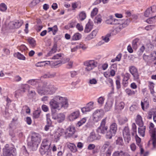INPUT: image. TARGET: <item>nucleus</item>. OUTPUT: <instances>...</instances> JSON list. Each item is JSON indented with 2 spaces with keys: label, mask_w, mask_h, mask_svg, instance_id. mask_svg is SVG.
I'll use <instances>...</instances> for the list:
<instances>
[{
  "label": "nucleus",
  "mask_w": 156,
  "mask_h": 156,
  "mask_svg": "<svg viewBox=\"0 0 156 156\" xmlns=\"http://www.w3.org/2000/svg\"><path fill=\"white\" fill-rule=\"evenodd\" d=\"M110 144V143L109 142H105L102 147V149H103L104 151H105L106 149H107L109 146Z\"/></svg>",
  "instance_id": "obj_49"
},
{
  "label": "nucleus",
  "mask_w": 156,
  "mask_h": 156,
  "mask_svg": "<svg viewBox=\"0 0 156 156\" xmlns=\"http://www.w3.org/2000/svg\"><path fill=\"white\" fill-rule=\"evenodd\" d=\"M97 137L95 135V133L94 132H92L90 133V135L88 138V140L90 142H92L95 140H96Z\"/></svg>",
  "instance_id": "obj_34"
},
{
  "label": "nucleus",
  "mask_w": 156,
  "mask_h": 156,
  "mask_svg": "<svg viewBox=\"0 0 156 156\" xmlns=\"http://www.w3.org/2000/svg\"><path fill=\"white\" fill-rule=\"evenodd\" d=\"M16 57L17 58L20 60H25L26 59L25 57L22 54H21L19 52H17L15 53Z\"/></svg>",
  "instance_id": "obj_41"
},
{
  "label": "nucleus",
  "mask_w": 156,
  "mask_h": 156,
  "mask_svg": "<svg viewBox=\"0 0 156 156\" xmlns=\"http://www.w3.org/2000/svg\"><path fill=\"white\" fill-rule=\"evenodd\" d=\"M135 139L137 145L139 147H140L141 145V144H140L141 141V139L137 135H136L135 136Z\"/></svg>",
  "instance_id": "obj_55"
},
{
  "label": "nucleus",
  "mask_w": 156,
  "mask_h": 156,
  "mask_svg": "<svg viewBox=\"0 0 156 156\" xmlns=\"http://www.w3.org/2000/svg\"><path fill=\"white\" fill-rule=\"evenodd\" d=\"M19 49L21 51L23 52L27 50V48L25 45H22L19 47Z\"/></svg>",
  "instance_id": "obj_63"
},
{
  "label": "nucleus",
  "mask_w": 156,
  "mask_h": 156,
  "mask_svg": "<svg viewBox=\"0 0 156 156\" xmlns=\"http://www.w3.org/2000/svg\"><path fill=\"white\" fill-rule=\"evenodd\" d=\"M101 20V16L99 15H98L94 20V22L97 23H100Z\"/></svg>",
  "instance_id": "obj_48"
},
{
  "label": "nucleus",
  "mask_w": 156,
  "mask_h": 156,
  "mask_svg": "<svg viewBox=\"0 0 156 156\" xmlns=\"http://www.w3.org/2000/svg\"><path fill=\"white\" fill-rule=\"evenodd\" d=\"M81 37V34L79 33H75L72 37V40L76 41L80 40Z\"/></svg>",
  "instance_id": "obj_32"
},
{
  "label": "nucleus",
  "mask_w": 156,
  "mask_h": 156,
  "mask_svg": "<svg viewBox=\"0 0 156 156\" xmlns=\"http://www.w3.org/2000/svg\"><path fill=\"white\" fill-rule=\"evenodd\" d=\"M155 115V112L153 111H150L148 113V115L147 117V118L148 119H151L152 118V115L154 116Z\"/></svg>",
  "instance_id": "obj_59"
},
{
  "label": "nucleus",
  "mask_w": 156,
  "mask_h": 156,
  "mask_svg": "<svg viewBox=\"0 0 156 156\" xmlns=\"http://www.w3.org/2000/svg\"><path fill=\"white\" fill-rule=\"evenodd\" d=\"M125 91L128 96H131L134 95L137 92V91L132 90L128 88L125 90Z\"/></svg>",
  "instance_id": "obj_27"
},
{
  "label": "nucleus",
  "mask_w": 156,
  "mask_h": 156,
  "mask_svg": "<svg viewBox=\"0 0 156 156\" xmlns=\"http://www.w3.org/2000/svg\"><path fill=\"white\" fill-rule=\"evenodd\" d=\"M97 32V30H94L90 34L87 36L86 37V39L88 40H90L96 36Z\"/></svg>",
  "instance_id": "obj_25"
},
{
  "label": "nucleus",
  "mask_w": 156,
  "mask_h": 156,
  "mask_svg": "<svg viewBox=\"0 0 156 156\" xmlns=\"http://www.w3.org/2000/svg\"><path fill=\"white\" fill-rule=\"evenodd\" d=\"M116 143L119 145H123V142L122 138V137H118L116 140Z\"/></svg>",
  "instance_id": "obj_47"
},
{
  "label": "nucleus",
  "mask_w": 156,
  "mask_h": 156,
  "mask_svg": "<svg viewBox=\"0 0 156 156\" xmlns=\"http://www.w3.org/2000/svg\"><path fill=\"white\" fill-rule=\"evenodd\" d=\"M28 41L32 47H34L36 44V41L33 38H31L28 39Z\"/></svg>",
  "instance_id": "obj_38"
},
{
  "label": "nucleus",
  "mask_w": 156,
  "mask_h": 156,
  "mask_svg": "<svg viewBox=\"0 0 156 156\" xmlns=\"http://www.w3.org/2000/svg\"><path fill=\"white\" fill-rule=\"evenodd\" d=\"M76 27L79 31H81L83 30V26L79 23L77 24Z\"/></svg>",
  "instance_id": "obj_62"
},
{
  "label": "nucleus",
  "mask_w": 156,
  "mask_h": 156,
  "mask_svg": "<svg viewBox=\"0 0 156 156\" xmlns=\"http://www.w3.org/2000/svg\"><path fill=\"white\" fill-rule=\"evenodd\" d=\"M7 9V7L5 4L4 3L0 4V10L2 12L5 11Z\"/></svg>",
  "instance_id": "obj_44"
},
{
  "label": "nucleus",
  "mask_w": 156,
  "mask_h": 156,
  "mask_svg": "<svg viewBox=\"0 0 156 156\" xmlns=\"http://www.w3.org/2000/svg\"><path fill=\"white\" fill-rule=\"evenodd\" d=\"M93 28V25L90 22H88L86 25L84 32L85 33H88L90 32Z\"/></svg>",
  "instance_id": "obj_30"
},
{
  "label": "nucleus",
  "mask_w": 156,
  "mask_h": 156,
  "mask_svg": "<svg viewBox=\"0 0 156 156\" xmlns=\"http://www.w3.org/2000/svg\"><path fill=\"white\" fill-rule=\"evenodd\" d=\"M111 36V34H108L106 35V36L105 37H102V38L103 39V40L104 41L106 42H108L109 40V38L108 37H110Z\"/></svg>",
  "instance_id": "obj_61"
},
{
  "label": "nucleus",
  "mask_w": 156,
  "mask_h": 156,
  "mask_svg": "<svg viewBox=\"0 0 156 156\" xmlns=\"http://www.w3.org/2000/svg\"><path fill=\"white\" fill-rule=\"evenodd\" d=\"M151 12V10L149 8H148L145 11L144 13V16L146 17H148Z\"/></svg>",
  "instance_id": "obj_60"
},
{
  "label": "nucleus",
  "mask_w": 156,
  "mask_h": 156,
  "mask_svg": "<svg viewBox=\"0 0 156 156\" xmlns=\"http://www.w3.org/2000/svg\"><path fill=\"white\" fill-rule=\"evenodd\" d=\"M30 89L29 86L27 84H23L20 87L19 89L16 90L15 92V96L19 95L21 93H24L26 91L29 90Z\"/></svg>",
  "instance_id": "obj_11"
},
{
  "label": "nucleus",
  "mask_w": 156,
  "mask_h": 156,
  "mask_svg": "<svg viewBox=\"0 0 156 156\" xmlns=\"http://www.w3.org/2000/svg\"><path fill=\"white\" fill-rule=\"evenodd\" d=\"M122 134L126 142L128 143L131 140L129 129L128 126H125L122 130Z\"/></svg>",
  "instance_id": "obj_9"
},
{
  "label": "nucleus",
  "mask_w": 156,
  "mask_h": 156,
  "mask_svg": "<svg viewBox=\"0 0 156 156\" xmlns=\"http://www.w3.org/2000/svg\"><path fill=\"white\" fill-rule=\"evenodd\" d=\"M41 140V136L40 135L39 133H34L32 134L31 140L28 142L27 145L32 151H36L37 149Z\"/></svg>",
  "instance_id": "obj_2"
},
{
  "label": "nucleus",
  "mask_w": 156,
  "mask_h": 156,
  "mask_svg": "<svg viewBox=\"0 0 156 156\" xmlns=\"http://www.w3.org/2000/svg\"><path fill=\"white\" fill-rule=\"evenodd\" d=\"M51 145V142L48 139H45L43 140L40 149V152L41 155H44L48 151Z\"/></svg>",
  "instance_id": "obj_3"
},
{
  "label": "nucleus",
  "mask_w": 156,
  "mask_h": 156,
  "mask_svg": "<svg viewBox=\"0 0 156 156\" xmlns=\"http://www.w3.org/2000/svg\"><path fill=\"white\" fill-rule=\"evenodd\" d=\"M104 115L103 110H97L94 111L93 114V120L96 122L99 121Z\"/></svg>",
  "instance_id": "obj_8"
},
{
  "label": "nucleus",
  "mask_w": 156,
  "mask_h": 156,
  "mask_svg": "<svg viewBox=\"0 0 156 156\" xmlns=\"http://www.w3.org/2000/svg\"><path fill=\"white\" fill-rule=\"evenodd\" d=\"M97 62L94 60L87 61L84 62V65L86 66L85 71L89 72L92 70L97 66Z\"/></svg>",
  "instance_id": "obj_6"
},
{
  "label": "nucleus",
  "mask_w": 156,
  "mask_h": 156,
  "mask_svg": "<svg viewBox=\"0 0 156 156\" xmlns=\"http://www.w3.org/2000/svg\"><path fill=\"white\" fill-rule=\"evenodd\" d=\"M98 12V9L97 8H94L92 11L91 13V16L92 17L94 16L97 14Z\"/></svg>",
  "instance_id": "obj_51"
},
{
  "label": "nucleus",
  "mask_w": 156,
  "mask_h": 156,
  "mask_svg": "<svg viewBox=\"0 0 156 156\" xmlns=\"http://www.w3.org/2000/svg\"><path fill=\"white\" fill-rule=\"evenodd\" d=\"M125 104L122 101H116L115 103V109L121 110L123 109L124 107Z\"/></svg>",
  "instance_id": "obj_22"
},
{
  "label": "nucleus",
  "mask_w": 156,
  "mask_h": 156,
  "mask_svg": "<svg viewBox=\"0 0 156 156\" xmlns=\"http://www.w3.org/2000/svg\"><path fill=\"white\" fill-rule=\"evenodd\" d=\"M120 20H118L115 19H114L113 22V25L118 24L122 23V25H125V24L128 25L130 22V20L129 19H126L125 22L123 23H121Z\"/></svg>",
  "instance_id": "obj_19"
},
{
  "label": "nucleus",
  "mask_w": 156,
  "mask_h": 156,
  "mask_svg": "<svg viewBox=\"0 0 156 156\" xmlns=\"http://www.w3.org/2000/svg\"><path fill=\"white\" fill-rule=\"evenodd\" d=\"M63 54L61 53H58L54 55L52 58V59H59V58L63 55Z\"/></svg>",
  "instance_id": "obj_50"
},
{
  "label": "nucleus",
  "mask_w": 156,
  "mask_h": 156,
  "mask_svg": "<svg viewBox=\"0 0 156 156\" xmlns=\"http://www.w3.org/2000/svg\"><path fill=\"white\" fill-rule=\"evenodd\" d=\"M46 93L51 94L55 93L56 90V88L53 85H50L46 87Z\"/></svg>",
  "instance_id": "obj_16"
},
{
  "label": "nucleus",
  "mask_w": 156,
  "mask_h": 156,
  "mask_svg": "<svg viewBox=\"0 0 156 156\" xmlns=\"http://www.w3.org/2000/svg\"><path fill=\"white\" fill-rule=\"evenodd\" d=\"M117 124L115 122H113L111 124L109 127V130L115 134L117 132Z\"/></svg>",
  "instance_id": "obj_23"
},
{
  "label": "nucleus",
  "mask_w": 156,
  "mask_h": 156,
  "mask_svg": "<svg viewBox=\"0 0 156 156\" xmlns=\"http://www.w3.org/2000/svg\"><path fill=\"white\" fill-rule=\"evenodd\" d=\"M113 20L114 19L113 18V16H110L108 17V19L106 20L105 22L107 24L113 25Z\"/></svg>",
  "instance_id": "obj_42"
},
{
  "label": "nucleus",
  "mask_w": 156,
  "mask_h": 156,
  "mask_svg": "<svg viewBox=\"0 0 156 156\" xmlns=\"http://www.w3.org/2000/svg\"><path fill=\"white\" fill-rule=\"evenodd\" d=\"M80 115V111L79 110H76L72 112L68 116V117L70 121H73L77 119Z\"/></svg>",
  "instance_id": "obj_14"
},
{
  "label": "nucleus",
  "mask_w": 156,
  "mask_h": 156,
  "mask_svg": "<svg viewBox=\"0 0 156 156\" xmlns=\"http://www.w3.org/2000/svg\"><path fill=\"white\" fill-rule=\"evenodd\" d=\"M86 121V119L85 118H83L80 121H79L77 124V126H80L84 123Z\"/></svg>",
  "instance_id": "obj_53"
},
{
  "label": "nucleus",
  "mask_w": 156,
  "mask_h": 156,
  "mask_svg": "<svg viewBox=\"0 0 156 156\" xmlns=\"http://www.w3.org/2000/svg\"><path fill=\"white\" fill-rule=\"evenodd\" d=\"M94 102H90L88 103L85 107L81 108V111L83 113H86L87 112H89L93 108Z\"/></svg>",
  "instance_id": "obj_13"
},
{
  "label": "nucleus",
  "mask_w": 156,
  "mask_h": 156,
  "mask_svg": "<svg viewBox=\"0 0 156 156\" xmlns=\"http://www.w3.org/2000/svg\"><path fill=\"white\" fill-rule=\"evenodd\" d=\"M76 21H72L69 23L68 25L69 26L68 27L66 26L65 27L66 29L74 28L76 26Z\"/></svg>",
  "instance_id": "obj_46"
},
{
  "label": "nucleus",
  "mask_w": 156,
  "mask_h": 156,
  "mask_svg": "<svg viewBox=\"0 0 156 156\" xmlns=\"http://www.w3.org/2000/svg\"><path fill=\"white\" fill-rule=\"evenodd\" d=\"M75 131V127L73 126H70L66 129L65 133L66 137H69L74 134Z\"/></svg>",
  "instance_id": "obj_12"
},
{
  "label": "nucleus",
  "mask_w": 156,
  "mask_h": 156,
  "mask_svg": "<svg viewBox=\"0 0 156 156\" xmlns=\"http://www.w3.org/2000/svg\"><path fill=\"white\" fill-rule=\"evenodd\" d=\"M140 127L138 128V133L140 134V135L144 137V133L146 128L145 126L144 125L142 126H140Z\"/></svg>",
  "instance_id": "obj_31"
},
{
  "label": "nucleus",
  "mask_w": 156,
  "mask_h": 156,
  "mask_svg": "<svg viewBox=\"0 0 156 156\" xmlns=\"http://www.w3.org/2000/svg\"><path fill=\"white\" fill-rule=\"evenodd\" d=\"M50 61H43L38 62L35 65L37 67H42L45 66L46 64H50Z\"/></svg>",
  "instance_id": "obj_33"
},
{
  "label": "nucleus",
  "mask_w": 156,
  "mask_h": 156,
  "mask_svg": "<svg viewBox=\"0 0 156 156\" xmlns=\"http://www.w3.org/2000/svg\"><path fill=\"white\" fill-rule=\"evenodd\" d=\"M105 99V98H104V97H99L98 98V104L101 105H102L104 103Z\"/></svg>",
  "instance_id": "obj_57"
},
{
  "label": "nucleus",
  "mask_w": 156,
  "mask_h": 156,
  "mask_svg": "<svg viewBox=\"0 0 156 156\" xmlns=\"http://www.w3.org/2000/svg\"><path fill=\"white\" fill-rule=\"evenodd\" d=\"M115 134L112 132V131H110V130L108 131L106 134V137L107 138L111 139L112 138V136H114Z\"/></svg>",
  "instance_id": "obj_39"
},
{
  "label": "nucleus",
  "mask_w": 156,
  "mask_h": 156,
  "mask_svg": "<svg viewBox=\"0 0 156 156\" xmlns=\"http://www.w3.org/2000/svg\"><path fill=\"white\" fill-rule=\"evenodd\" d=\"M48 32H49L51 31H52V32L53 34V35H55L56 34L58 31V28L56 25L52 27H48Z\"/></svg>",
  "instance_id": "obj_29"
},
{
  "label": "nucleus",
  "mask_w": 156,
  "mask_h": 156,
  "mask_svg": "<svg viewBox=\"0 0 156 156\" xmlns=\"http://www.w3.org/2000/svg\"><path fill=\"white\" fill-rule=\"evenodd\" d=\"M151 60H155L156 58V52L153 51L149 55Z\"/></svg>",
  "instance_id": "obj_56"
},
{
  "label": "nucleus",
  "mask_w": 156,
  "mask_h": 156,
  "mask_svg": "<svg viewBox=\"0 0 156 156\" xmlns=\"http://www.w3.org/2000/svg\"><path fill=\"white\" fill-rule=\"evenodd\" d=\"M132 130L133 132L132 133L133 135L136 134V126L135 123H133L132 124Z\"/></svg>",
  "instance_id": "obj_52"
},
{
  "label": "nucleus",
  "mask_w": 156,
  "mask_h": 156,
  "mask_svg": "<svg viewBox=\"0 0 156 156\" xmlns=\"http://www.w3.org/2000/svg\"><path fill=\"white\" fill-rule=\"evenodd\" d=\"M49 104L51 110H59L63 107H67L68 106L66 99L64 97L59 96H56L51 99L49 102Z\"/></svg>",
  "instance_id": "obj_1"
},
{
  "label": "nucleus",
  "mask_w": 156,
  "mask_h": 156,
  "mask_svg": "<svg viewBox=\"0 0 156 156\" xmlns=\"http://www.w3.org/2000/svg\"><path fill=\"white\" fill-rule=\"evenodd\" d=\"M86 17V15L84 11L81 12L79 15V19L81 21L83 20Z\"/></svg>",
  "instance_id": "obj_35"
},
{
  "label": "nucleus",
  "mask_w": 156,
  "mask_h": 156,
  "mask_svg": "<svg viewBox=\"0 0 156 156\" xmlns=\"http://www.w3.org/2000/svg\"><path fill=\"white\" fill-rule=\"evenodd\" d=\"M27 82L29 84L33 85L36 84L37 83L36 80L33 79L29 80Z\"/></svg>",
  "instance_id": "obj_64"
},
{
  "label": "nucleus",
  "mask_w": 156,
  "mask_h": 156,
  "mask_svg": "<svg viewBox=\"0 0 156 156\" xmlns=\"http://www.w3.org/2000/svg\"><path fill=\"white\" fill-rule=\"evenodd\" d=\"M113 105V102L112 101H108L105 104L104 109L106 112H108L110 110Z\"/></svg>",
  "instance_id": "obj_24"
},
{
  "label": "nucleus",
  "mask_w": 156,
  "mask_h": 156,
  "mask_svg": "<svg viewBox=\"0 0 156 156\" xmlns=\"http://www.w3.org/2000/svg\"><path fill=\"white\" fill-rule=\"evenodd\" d=\"M156 17L155 16L153 17H152L146 20V22L148 23L151 24L155 22V18Z\"/></svg>",
  "instance_id": "obj_45"
},
{
  "label": "nucleus",
  "mask_w": 156,
  "mask_h": 156,
  "mask_svg": "<svg viewBox=\"0 0 156 156\" xmlns=\"http://www.w3.org/2000/svg\"><path fill=\"white\" fill-rule=\"evenodd\" d=\"M23 23L22 20H16L12 21L9 23V27L11 29L18 28L22 25Z\"/></svg>",
  "instance_id": "obj_10"
},
{
  "label": "nucleus",
  "mask_w": 156,
  "mask_h": 156,
  "mask_svg": "<svg viewBox=\"0 0 156 156\" xmlns=\"http://www.w3.org/2000/svg\"><path fill=\"white\" fill-rule=\"evenodd\" d=\"M47 116V125L51 126V121L50 118V115L47 114L46 115Z\"/></svg>",
  "instance_id": "obj_58"
},
{
  "label": "nucleus",
  "mask_w": 156,
  "mask_h": 156,
  "mask_svg": "<svg viewBox=\"0 0 156 156\" xmlns=\"http://www.w3.org/2000/svg\"><path fill=\"white\" fill-rule=\"evenodd\" d=\"M46 86L43 85L42 87L39 86L37 88V90L38 93L42 95H44L46 93Z\"/></svg>",
  "instance_id": "obj_18"
},
{
  "label": "nucleus",
  "mask_w": 156,
  "mask_h": 156,
  "mask_svg": "<svg viewBox=\"0 0 156 156\" xmlns=\"http://www.w3.org/2000/svg\"><path fill=\"white\" fill-rule=\"evenodd\" d=\"M44 0H33L29 5L31 7H33L36 5L40 2H42Z\"/></svg>",
  "instance_id": "obj_40"
},
{
  "label": "nucleus",
  "mask_w": 156,
  "mask_h": 156,
  "mask_svg": "<svg viewBox=\"0 0 156 156\" xmlns=\"http://www.w3.org/2000/svg\"><path fill=\"white\" fill-rule=\"evenodd\" d=\"M52 118L54 119L57 120L58 122L60 123L64 120L65 116L62 113H59L56 115L53 114Z\"/></svg>",
  "instance_id": "obj_15"
},
{
  "label": "nucleus",
  "mask_w": 156,
  "mask_h": 156,
  "mask_svg": "<svg viewBox=\"0 0 156 156\" xmlns=\"http://www.w3.org/2000/svg\"><path fill=\"white\" fill-rule=\"evenodd\" d=\"M41 111L40 110H37L34 112L33 116L35 118H38L40 115Z\"/></svg>",
  "instance_id": "obj_43"
},
{
  "label": "nucleus",
  "mask_w": 156,
  "mask_h": 156,
  "mask_svg": "<svg viewBox=\"0 0 156 156\" xmlns=\"http://www.w3.org/2000/svg\"><path fill=\"white\" fill-rule=\"evenodd\" d=\"M67 147L71 152H75L77 151V149L75 145L73 143H71L68 142L67 143Z\"/></svg>",
  "instance_id": "obj_21"
},
{
  "label": "nucleus",
  "mask_w": 156,
  "mask_h": 156,
  "mask_svg": "<svg viewBox=\"0 0 156 156\" xmlns=\"http://www.w3.org/2000/svg\"><path fill=\"white\" fill-rule=\"evenodd\" d=\"M107 118L105 117L102 119L100 123V126L97 129V132L98 134H105L107 131L108 127L106 126Z\"/></svg>",
  "instance_id": "obj_5"
},
{
  "label": "nucleus",
  "mask_w": 156,
  "mask_h": 156,
  "mask_svg": "<svg viewBox=\"0 0 156 156\" xmlns=\"http://www.w3.org/2000/svg\"><path fill=\"white\" fill-rule=\"evenodd\" d=\"M136 123L139 126H142L144 125V122L142 117L140 115H137L135 119Z\"/></svg>",
  "instance_id": "obj_20"
},
{
  "label": "nucleus",
  "mask_w": 156,
  "mask_h": 156,
  "mask_svg": "<svg viewBox=\"0 0 156 156\" xmlns=\"http://www.w3.org/2000/svg\"><path fill=\"white\" fill-rule=\"evenodd\" d=\"M129 71L133 76V80L139 82L140 81V75L137 69L134 66H131L129 67Z\"/></svg>",
  "instance_id": "obj_4"
},
{
  "label": "nucleus",
  "mask_w": 156,
  "mask_h": 156,
  "mask_svg": "<svg viewBox=\"0 0 156 156\" xmlns=\"http://www.w3.org/2000/svg\"><path fill=\"white\" fill-rule=\"evenodd\" d=\"M119 123L120 125H122L126 123L128 121L126 117H119L118 119Z\"/></svg>",
  "instance_id": "obj_28"
},
{
  "label": "nucleus",
  "mask_w": 156,
  "mask_h": 156,
  "mask_svg": "<svg viewBox=\"0 0 156 156\" xmlns=\"http://www.w3.org/2000/svg\"><path fill=\"white\" fill-rule=\"evenodd\" d=\"M139 39L136 38L133 40L132 41V47L133 49L136 50L139 45Z\"/></svg>",
  "instance_id": "obj_26"
},
{
  "label": "nucleus",
  "mask_w": 156,
  "mask_h": 156,
  "mask_svg": "<svg viewBox=\"0 0 156 156\" xmlns=\"http://www.w3.org/2000/svg\"><path fill=\"white\" fill-rule=\"evenodd\" d=\"M14 151L13 147L6 144L3 149V155L4 156H13Z\"/></svg>",
  "instance_id": "obj_7"
},
{
  "label": "nucleus",
  "mask_w": 156,
  "mask_h": 156,
  "mask_svg": "<svg viewBox=\"0 0 156 156\" xmlns=\"http://www.w3.org/2000/svg\"><path fill=\"white\" fill-rule=\"evenodd\" d=\"M141 105L142 109L145 110V109H147L149 107V103L147 99H144L143 101H141Z\"/></svg>",
  "instance_id": "obj_17"
},
{
  "label": "nucleus",
  "mask_w": 156,
  "mask_h": 156,
  "mask_svg": "<svg viewBox=\"0 0 156 156\" xmlns=\"http://www.w3.org/2000/svg\"><path fill=\"white\" fill-rule=\"evenodd\" d=\"M122 56V54L121 53H119L117 55L115 58L111 60V62H114L115 61H120L121 59Z\"/></svg>",
  "instance_id": "obj_37"
},
{
  "label": "nucleus",
  "mask_w": 156,
  "mask_h": 156,
  "mask_svg": "<svg viewBox=\"0 0 156 156\" xmlns=\"http://www.w3.org/2000/svg\"><path fill=\"white\" fill-rule=\"evenodd\" d=\"M156 135L155 131H153L151 134V136L153 141V145L154 147L156 145Z\"/></svg>",
  "instance_id": "obj_36"
},
{
  "label": "nucleus",
  "mask_w": 156,
  "mask_h": 156,
  "mask_svg": "<svg viewBox=\"0 0 156 156\" xmlns=\"http://www.w3.org/2000/svg\"><path fill=\"white\" fill-rule=\"evenodd\" d=\"M143 59L146 62H148L151 60L149 55H147L144 54L143 55Z\"/></svg>",
  "instance_id": "obj_54"
}]
</instances>
